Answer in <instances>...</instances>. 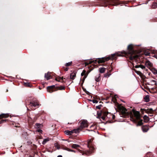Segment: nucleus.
<instances>
[{
	"mask_svg": "<svg viewBox=\"0 0 157 157\" xmlns=\"http://www.w3.org/2000/svg\"><path fill=\"white\" fill-rule=\"evenodd\" d=\"M62 140H64V139H62Z\"/></svg>",
	"mask_w": 157,
	"mask_h": 157,
	"instance_id": "obj_50",
	"label": "nucleus"
},
{
	"mask_svg": "<svg viewBox=\"0 0 157 157\" xmlns=\"http://www.w3.org/2000/svg\"><path fill=\"white\" fill-rule=\"evenodd\" d=\"M101 118L104 120L105 119V117H102Z\"/></svg>",
	"mask_w": 157,
	"mask_h": 157,
	"instance_id": "obj_46",
	"label": "nucleus"
},
{
	"mask_svg": "<svg viewBox=\"0 0 157 157\" xmlns=\"http://www.w3.org/2000/svg\"><path fill=\"white\" fill-rule=\"evenodd\" d=\"M99 71L101 73H103L105 72V69L104 67H101L99 68Z\"/></svg>",
	"mask_w": 157,
	"mask_h": 157,
	"instance_id": "obj_15",
	"label": "nucleus"
},
{
	"mask_svg": "<svg viewBox=\"0 0 157 157\" xmlns=\"http://www.w3.org/2000/svg\"><path fill=\"white\" fill-rule=\"evenodd\" d=\"M149 96L148 95H146L144 98V99L146 102H148L149 100Z\"/></svg>",
	"mask_w": 157,
	"mask_h": 157,
	"instance_id": "obj_22",
	"label": "nucleus"
},
{
	"mask_svg": "<svg viewBox=\"0 0 157 157\" xmlns=\"http://www.w3.org/2000/svg\"><path fill=\"white\" fill-rule=\"evenodd\" d=\"M100 75L99 74L97 76L95 77V81L97 82H99L100 80Z\"/></svg>",
	"mask_w": 157,
	"mask_h": 157,
	"instance_id": "obj_18",
	"label": "nucleus"
},
{
	"mask_svg": "<svg viewBox=\"0 0 157 157\" xmlns=\"http://www.w3.org/2000/svg\"><path fill=\"white\" fill-rule=\"evenodd\" d=\"M150 116H153V115L152 114H151L150 115Z\"/></svg>",
	"mask_w": 157,
	"mask_h": 157,
	"instance_id": "obj_48",
	"label": "nucleus"
},
{
	"mask_svg": "<svg viewBox=\"0 0 157 157\" xmlns=\"http://www.w3.org/2000/svg\"><path fill=\"white\" fill-rule=\"evenodd\" d=\"M50 73L49 72L45 74V78L47 80L50 79Z\"/></svg>",
	"mask_w": 157,
	"mask_h": 157,
	"instance_id": "obj_7",
	"label": "nucleus"
},
{
	"mask_svg": "<svg viewBox=\"0 0 157 157\" xmlns=\"http://www.w3.org/2000/svg\"><path fill=\"white\" fill-rule=\"evenodd\" d=\"M85 72H86V71L85 70H83V71L82 72L81 74V75L82 76L84 75V77H83L84 80L85 79V78L86 77V76L85 75Z\"/></svg>",
	"mask_w": 157,
	"mask_h": 157,
	"instance_id": "obj_20",
	"label": "nucleus"
},
{
	"mask_svg": "<svg viewBox=\"0 0 157 157\" xmlns=\"http://www.w3.org/2000/svg\"><path fill=\"white\" fill-rule=\"evenodd\" d=\"M9 116V113H2L0 114V119L7 118Z\"/></svg>",
	"mask_w": 157,
	"mask_h": 157,
	"instance_id": "obj_6",
	"label": "nucleus"
},
{
	"mask_svg": "<svg viewBox=\"0 0 157 157\" xmlns=\"http://www.w3.org/2000/svg\"><path fill=\"white\" fill-rule=\"evenodd\" d=\"M97 60H95V61H89V63L90 64L92 63L93 62H94V63H96V62Z\"/></svg>",
	"mask_w": 157,
	"mask_h": 157,
	"instance_id": "obj_33",
	"label": "nucleus"
},
{
	"mask_svg": "<svg viewBox=\"0 0 157 157\" xmlns=\"http://www.w3.org/2000/svg\"><path fill=\"white\" fill-rule=\"evenodd\" d=\"M74 131H75V130H71V131H70V133H71V135L72 134V133H73L74 132Z\"/></svg>",
	"mask_w": 157,
	"mask_h": 157,
	"instance_id": "obj_37",
	"label": "nucleus"
},
{
	"mask_svg": "<svg viewBox=\"0 0 157 157\" xmlns=\"http://www.w3.org/2000/svg\"><path fill=\"white\" fill-rule=\"evenodd\" d=\"M50 140V139L49 138H47L44 139L43 141L42 142V144H45L48 141H49Z\"/></svg>",
	"mask_w": 157,
	"mask_h": 157,
	"instance_id": "obj_14",
	"label": "nucleus"
},
{
	"mask_svg": "<svg viewBox=\"0 0 157 157\" xmlns=\"http://www.w3.org/2000/svg\"><path fill=\"white\" fill-rule=\"evenodd\" d=\"M88 126L87 121L86 120H84L81 123L80 127L82 128L87 127Z\"/></svg>",
	"mask_w": 157,
	"mask_h": 157,
	"instance_id": "obj_3",
	"label": "nucleus"
},
{
	"mask_svg": "<svg viewBox=\"0 0 157 157\" xmlns=\"http://www.w3.org/2000/svg\"><path fill=\"white\" fill-rule=\"evenodd\" d=\"M128 52H126L124 51H122L121 52V53H117L115 54H113L111 55V57L109 56L105 58H98L96 59H99L98 61V63H99L104 62L105 61H108L111 59H113V57L115 56V55H117L118 56H122L121 54H124L125 55L127 54H129L131 55V56L129 57V59L132 60L133 59L137 58L138 57V56L137 55H136L132 56V55L134 54L135 52L133 50V45L132 44L129 45L127 48Z\"/></svg>",
	"mask_w": 157,
	"mask_h": 157,
	"instance_id": "obj_1",
	"label": "nucleus"
},
{
	"mask_svg": "<svg viewBox=\"0 0 157 157\" xmlns=\"http://www.w3.org/2000/svg\"><path fill=\"white\" fill-rule=\"evenodd\" d=\"M143 124V120H140L138 122V123L137 124V126L141 125Z\"/></svg>",
	"mask_w": 157,
	"mask_h": 157,
	"instance_id": "obj_23",
	"label": "nucleus"
},
{
	"mask_svg": "<svg viewBox=\"0 0 157 157\" xmlns=\"http://www.w3.org/2000/svg\"><path fill=\"white\" fill-rule=\"evenodd\" d=\"M64 133L67 135H71L70 131H68V130L65 131L64 132Z\"/></svg>",
	"mask_w": 157,
	"mask_h": 157,
	"instance_id": "obj_25",
	"label": "nucleus"
},
{
	"mask_svg": "<svg viewBox=\"0 0 157 157\" xmlns=\"http://www.w3.org/2000/svg\"><path fill=\"white\" fill-rule=\"evenodd\" d=\"M153 73L154 74H157V71H155L154 72H153Z\"/></svg>",
	"mask_w": 157,
	"mask_h": 157,
	"instance_id": "obj_40",
	"label": "nucleus"
},
{
	"mask_svg": "<svg viewBox=\"0 0 157 157\" xmlns=\"http://www.w3.org/2000/svg\"><path fill=\"white\" fill-rule=\"evenodd\" d=\"M36 125L37 127H39V125H40V124H36Z\"/></svg>",
	"mask_w": 157,
	"mask_h": 157,
	"instance_id": "obj_44",
	"label": "nucleus"
},
{
	"mask_svg": "<svg viewBox=\"0 0 157 157\" xmlns=\"http://www.w3.org/2000/svg\"><path fill=\"white\" fill-rule=\"evenodd\" d=\"M57 157H62V156L61 155H58Z\"/></svg>",
	"mask_w": 157,
	"mask_h": 157,
	"instance_id": "obj_45",
	"label": "nucleus"
},
{
	"mask_svg": "<svg viewBox=\"0 0 157 157\" xmlns=\"http://www.w3.org/2000/svg\"><path fill=\"white\" fill-rule=\"evenodd\" d=\"M142 128V131L144 132H146L149 130L148 126L147 125L143 126Z\"/></svg>",
	"mask_w": 157,
	"mask_h": 157,
	"instance_id": "obj_8",
	"label": "nucleus"
},
{
	"mask_svg": "<svg viewBox=\"0 0 157 157\" xmlns=\"http://www.w3.org/2000/svg\"><path fill=\"white\" fill-rule=\"evenodd\" d=\"M136 72L138 74V75H140V74H141V73L139 71H136Z\"/></svg>",
	"mask_w": 157,
	"mask_h": 157,
	"instance_id": "obj_35",
	"label": "nucleus"
},
{
	"mask_svg": "<svg viewBox=\"0 0 157 157\" xmlns=\"http://www.w3.org/2000/svg\"><path fill=\"white\" fill-rule=\"evenodd\" d=\"M101 105H99L98 106H97L96 107V108L98 109H100L101 108Z\"/></svg>",
	"mask_w": 157,
	"mask_h": 157,
	"instance_id": "obj_30",
	"label": "nucleus"
},
{
	"mask_svg": "<svg viewBox=\"0 0 157 157\" xmlns=\"http://www.w3.org/2000/svg\"><path fill=\"white\" fill-rule=\"evenodd\" d=\"M135 67L136 68H140L142 69H145V67L143 65H141V64H140V65H136L135 66Z\"/></svg>",
	"mask_w": 157,
	"mask_h": 157,
	"instance_id": "obj_10",
	"label": "nucleus"
},
{
	"mask_svg": "<svg viewBox=\"0 0 157 157\" xmlns=\"http://www.w3.org/2000/svg\"><path fill=\"white\" fill-rule=\"evenodd\" d=\"M7 121V120H2L1 121H0V124L4 123V122L6 121Z\"/></svg>",
	"mask_w": 157,
	"mask_h": 157,
	"instance_id": "obj_29",
	"label": "nucleus"
},
{
	"mask_svg": "<svg viewBox=\"0 0 157 157\" xmlns=\"http://www.w3.org/2000/svg\"><path fill=\"white\" fill-rule=\"evenodd\" d=\"M91 142V139H90L88 140V147L90 148V150L89 151V152L91 153L92 152L93 150L94 149V147H91L90 144Z\"/></svg>",
	"mask_w": 157,
	"mask_h": 157,
	"instance_id": "obj_4",
	"label": "nucleus"
},
{
	"mask_svg": "<svg viewBox=\"0 0 157 157\" xmlns=\"http://www.w3.org/2000/svg\"><path fill=\"white\" fill-rule=\"evenodd\" d=\"M76 76V74L75 72L72 73L70 76V78L71 79H74Z\"/></svg>",
	"mask_w": 157,
	"mask_h": 157,
	"instance_id": "obj_9",
	"label": "nucleus"
},
{
	"mask_svg": "<svg viewBox=\"0 0 157 157\" xmlns=\"http://www.w3.org/2000/svg\"><path fill=\"white\" fill-rule=\"evenodd\" d=\"M64 78L63 77H59L58 78L56 79V80L58 81V82H63V80Z\"/></svg>",
	"mask_w": 157,
	"mask_h": 157,
	"instance_id": "obj_12",
	"label": "nucleus"
},
{
	"mask_svg": "<svg viewBox=\"0 0 157 157\" xmlns=\"http://www.w3.org/2000/svg\"><path fill=\"white\" fill-rule=\"evenodd\" d=\"M72 64V62L71 61L66 63L65 64V66H70Z\"/></svg>",
	"mask_w": 157,
	"mask_h": 157,
	"instance_id": "obj_24",
	"label": "nucleus"
},
{
	"mask_svg": "<svg viewBox=\"0 0 157 157\" xmlns=\"http://www.w3.org/2000/svg\"><path fill=\"white\" fill-rule=\"evenodd\" d=\"M37 132L39 133H42V131L41 129H39L37 131Z\"/></svg>",
	"mask_w": 157,
	"mask_h": 157,
	"instance_id": "obj_36",
	"label": "nucleus"
},
{
	"mask_svg": "<svg viewBox=\"0 0 157 157\" xmlns=\"http://www.w3.org/2000/svg\"><path fill=\"white\" fill-rule=\"evenodd\" d=\"M55 85H52L50 86H48L47 88L48 91L49 92L51 93L53 92L52 89L55 87Z\"/></svg>",
	"mask_w": 157,
	"mask_h": 157,
	"instance_id": "obj_5",
	"label": "nucleus"
},
{
	"mask_svg": "<svg viewBox=\"0 0 157 157\" xmlns=\"http://www.w3.org/2000/svg\"><path fill=\"white\" fill-rule=\"evenodd\" d=\"M110 75H108L107 74H105V77H108L110 76Z\"/></svg>",
	"mask_w": 157,
	"mask_h": 157,
	"instance_id": "obj_34",
	"label": "nucleus"
},
{
	"mask_svg": "<svg viewBox=\"0 0 157 157\" xmlns=\"http://www.w3.org/2000/svg\"><path fill=\"white\" fill-rule=\"evenodd\" d=\"M122 113L124 114H126L127 113V109L123 107L122 108Z\"/></svg>",
	"mask_w": 157,
	"mask_h": 157,
	"instance_id": "obj_21",
	"label": "nucleus"
},
{
	"mask_svg": "<svg viewBox=\"0 0 157 157\" xmlns=\"http://www.w3.org/2000/svg\"><path fill=\"white\" fill-rule=\"evenodd\" d=\"M64 149V150L67 151H70V150H71V149H70L69 148H67V147H65V148Z\"/></svg>",
	"mask_w": 157,
	"mask_h": 157,
	"instance_id": "obj_32",
	"label": "nucleus"
},
{
	"mask_svg": "<svg viewBox=\"0 0 157 157\" xmlns=\"http://www.w3.org/2000/svg\"><path fill=\"white\" fill-rule=\"evenodd\" d=\"M65 70L66 71H67L68 70V69L67 68V69H66Z\"/></svg>",
	"mask_w": 157,
	"mask_h": 157,
	"instance_id": "obj_49",
	"label": "nucleus"
},
{
	"mask_svg": "<svg viewBox=\"0 0 157 157\" xmlns=\"http://www.w3.org/2000/svg\"><path fill=\"white\" fill-rule=\"evenodd\" d=\"M25 85L28 86H29V83H26Z\"/></svg>",
	"mask_w": 157,
	"mask_h": 157,
	"instance_id": "obj_41",
	"label": "nucleus"
},
{
	"mask_svg": "<svg viewBox=\"0 0 157 157\" xmlns=\"http://www.w3.org/2000/svg\"><path fill=\"white\" fill-rule=\"evenodd\" d=\"M29 157H31V156H29Z\"/></svg>",
	"mask_w": 157,
	"mask_h": 157,
	"instance_id": "obj_52",
	"label": "nucleus"
},
{
	"mask_svg": "<svg viewBox=\"0 0 157 157\" xmlns=\"http://www.w3.org/2000/svg\"><path fill=\"white\" fill-rule=\"evenodd\" d=\"M80 146L77 144H74L71 146V147L74 149H77V148L80 147Z\"/></svg>",
	"mask_w": 157,
	"mask_h": 157,
	"instance_id": "obj_11",
	"label": "nucleus"
},
{
	"mask_svg": "<svg viewBox=\"0 0 157 157\" xmlns=\"http://www.w3.org/2000/svg\"><path fill=\"white\" fill-rule=\"evenodd\" d=\"M93 126H93V125H91V126H90V128H91L92 127H93Z\"/></svg>",
	"mask_w": 157,
	"mask_h": 157,
	"instance_id": "obj_47",
	"label": "nucleus"
},
{
	"mask_svg": "<svg viewBox=\"0 0 157 157\" xmlns=\"http://www.w3.org/2000/svg\"><path fill=\"white\" fill-rule=\"evenodd\" d=\"M71 142V141H68L69 142Z\"/></svg>",
	"mask_w": 157,
	"mask_h": 157,
	"instance_id": "obj_51",
	"label": "nucleus"
},
{
	"mask_svg": "<svg viewBox=\"0 0 157 157\" xmlns=\"http://www.w3.org/2000/svg\"><path fill=\"white\" fill-rule=\"evenodd\" d=\"M98 116H101V113H98Z\"/></svg>",
	"mask_w": 157,
	"mask_h": 157,
	"instance_id": "obj_43",
	"label": "nucleus"
},
{
	"mask_svg": "<svg viewBox=\"0 0 157 157\" xmlns=\"http://www.w3.org/2000/svg\"><path fill=\"white\" fill-rule=\"evenodd\" d=\"M140 119V115L139 112L133 111V114H132L130 116V120L133 122H136V120H139Z\"/></svg>",
	"mask_w": 157,
	"mask_h": 157,
	"instance_id": "obj_2",
	"label": "nucleus"
},
{
	"mask_svg": "<svg viewBox=\"0 0 157 157\" xmlns=\"http://www.w3.org/2000/svg\"><path fill=\"white\" fill-rule=\"evenodd\" d=\"M145 64L147 66L151 67L152 66V64L149 61H147L145 63Z\"/></svg>",
	"mask_w": 157,
	"mask_h": 157,
	"instance_id": "obj_17",
	"label": "nucleus"
},
{
	"mask_svg": "<svg viewBox=\"0 0 157 157\" xmlns=\"http://www.w3.org/2000/svg\"><path fill=\"white\" fill-rule=\"evenodd\" d=\"M30 104L31 106H33L34 107H36V106L39 105V104L36 102H33L30 103Z\"/></svg>",
	"mask_w": 157,
	"mask_h": 157,
	"instance_id": "obj_13",
	"label": "nucleus"
},
{
	"mask_svg": "<svg viewBox=\"0 0 157 157\" xmlns=\"http://www.w3.org/2000/svg\"><path fill=\"white\" fill-rule=\"evenodd\" d=\"M156 4H157V3Z\"/></svg>",
	"mask_w": 157,
	"mask_h": 157,
	"instance_id": "obj_53",
	"label": "nucleus"
},
{
	"mask_svg": "<svg viewBox=\"0 0 157 157\" xmlns=\"http://www.w3.org/2000/svg\"><path fill=\"white\" fill-rule=\"evenodd\" d=\"M144 119L145 122L148 121L149 120V118L146 115H144Z\"/></svg>",
	"mask_w": 157,
	"mask_h": 157,
	"instance_id": "obj_19",
	"label": "nucleus"
},
{
	"mask_svg": "<svg viewBox=\"0 0 157 157\" xmlns=\"http://www.w3.org/2000/svg\"><path fill=\"white\" fill-rule=\"evenodd\" d=\"M154 110L152 108L148 109L147 110V112L148 113L152 114Z\"/></svg>",
	"mask_w": 157,
	"mask_h": 157,
	"instance_id": "obj_16",
	"label": "nucleus"
},
{
	"mask_svg": "<svg viewBox=\"0 0 157 157\" xmlns=\"http://www.w3.org/2000/svg\"><path fill=\"white\" fill-rule=\"evenodd\" d=\"M92 102L94 103H97L98 102V101L94 99V100H93Z\"/></svg>",
	"mask_w": 157,
	"mask_h": 157,
	"instance_id": "obj_31",
	"label": "nucleus"
},
{
	"mask_svg": "<svg viewBox=\"0 0 157 157\" xmlns=\"http://www.w3.org/2000/svg\"><path fill=\"white\" fill-rule=\"evenodd\" d=\"M109 115H111V116L114 119V118L115 116L111 114L110 113H107V115H106L107 117H108Z\"/></svg>",
	"mask_w": 157,
	"mask_h": 157,
	"instance_id": "obj_27",
	"label": "nucleus"
},
{
	"mask_svg": "<svg viewBox=\"0 0 157 157\" xmlns=\"http://www.w3.org/2000/svg\"><path fill=\"white\" fill-rule=\"evenodd\" d=\"M154 85H157V82L155 80V82L154 83Z\"/></svg>",
	"mask_w": 157,
	"mask_h": 157,
	"instance_id": "obj_42",
	"label": "nucleus"
},
{
	"mask_svg": "<svg viewBox=\"0 0 157 157\" xmlns=\"http://www.w3.org/2000/svg\"><path fill=\"white\" fill-rule=\"evenodd\" d=\"M70 151L71 152H76V151L74 150H70Z\"/></svg>",
	"mask_w": 157,
	"mask_h": 157,
	"instance_id": "obj_38",
	"label": "nucleus"
},
{
	"mask_svg": "<svg viewBox=\"0 0 157 157\" xmlns=\"http://www.w3.org/2000/svg\"><path fill=\"white\" fill-rule=\"evenodd\" d=\"M59 89L60 90H64L65 89V87L64 86H60L59 87Z\"/></svg>",
	"mask_w": 157,
	"mask_h": 157,
	"instance_id": "obj_26",
	"label": "nucleus"
},
{
	"mask_svg": "<svg viewBox=\"0 0 157 157\" xmlns=\"http://www.w3.org/2000/svg\"><path fill=\"white\" fill-rule=\"evenodd\" d=\"M145 54L146 56H148V55H149L150 54V53H149V52H147L146 53H145Z\"/></svg>",
	"mask_w": 157,
	"mask_h": 157,
	"instance_id": "obj_39",
	"label": "nucleus"
},
{
	"mask_svg": "<svg viewBox=\"0 0 157 157\" xmlns=\"http://www.w3.org/2000/svg\"><path fill=\"white\" fill-rule=\"evenodd\" d=\"M155 82V80H152L150 82V84L151 85H154V83Z\"/></svg>",
	"mask_w": 157,
	"mask_h": 157,
	"instance_id": "obj_28",
	"label": "nucleus"
}]
</instances>
